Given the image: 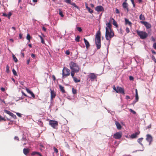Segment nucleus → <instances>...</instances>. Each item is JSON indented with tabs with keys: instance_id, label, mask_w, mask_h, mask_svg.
<instances>
[{
	"instance_id": "f257e3e1",
	"label": "nucleus",
	"mask_w": 156,
	"mask_h": 156,
	"mask_svg": "<svg viewBox=\"0 0 156 156\" xmlns=\"http://www.w3.org/2000/svg\"><path fill=\"white\" fill-rule=\"evenodd\" d=\"M101 32L99 30L96 34L95 38V44L98 49H100L101 47Z\"/></svg>"
},
{
	"instance_id": "f03ea898",
	"label": "nucleus",
	"mask_w": 156,
	"mask_h": 156,
	"mask_svg": "<svg viewBox=\"0 0 156 156\" xmlns=\"http://www.w3.org/2000/svg\"><path fill=\"white\" fill-rule=\"evenodd\" d=\"M105 38L107 40L110 41L111 38L114 36V34L113 30H108L105 28Z\"/></svg>"
},
{
	"instance_id": "7ed1b4c3",
	"label": "nucleus",
	"mask_w": 156,
	"mask_h": 156,
	"mask_svg": "<svg viewBox=\"0 0 156 156\" xmlns=\"http://www.w3.org/2000/svg\"><path fill=\"white\" fill-rule=\"evenodd\" d=\"M70 69L74 71L76 73H78L80 70L79 66L76 63L73 62H71L69 64Z\"/></svg>"
},
{
	"instance_id": "20e7f679",
	"label": "nucleus",
	"mask_w": 156,
	"mask_h": 156,
	"mask_svg": "<svg viewBox=\"0 0 156 156\" xmlns=\"http://www.w3.org/2000/svg\"><path fill=\"white\" fill-rule=\"evenodd\" d=\"M136 32L140 38L142 39L146 38L148 35V34L144 31L137 30Z\"/></svg>"
},
{
	"instance_id": "39448f33",
	"label": "nucleus",
	"mask_w": 156,
	"mask_h": 156,
	"mask_svg": "<svg viewBox=\"0 0 156 156\" xmlns=\"http://www.w3.org/2000/svg\"><path fill=\"white\" fill-rule=\"evenodd\" d=\"M62 71V77L63 78H65L70 75V70L67 68H65L64 67Z\"/></svg>"
},
{
	"instance_id": "423d86ee",
	"label": "nucleus",
	"mask_w": 156,
	"mask_h": 156,
	"mask_svg": "<svg viewBox=\"0 0 156 156\" xmlns=\"http://www.w3.org/2000/svg\"><path fill=\"white\" fill-rule=\"evenodd\" d=\"M49 124L54 129L57 128L58 122L57 121L50 120Z\"/></svg>"
},
{
	"instance_id": "0eeeda50",
	"label": "nucleus",
	"mask_w": 156,
	"mask_h": 156,
	"mask_svg": "<svg viewBox=\"0 0 156 156\" xmlns=\"http://www.w3.org/2000/svg\"><path fill=\"white\" fill-rule=\"evenodd\" d=\"M122 133L121 132H117L113 135V137L116 139H120L122 136Z\"/></svg>"
},
{
	"instance_id": "6e6552de",
	"label": "nucleus",
	"mask_w": 156,
	"mask_h": 156,
	"mask_svg": "<svg viewBox=\"0 0 156 156\" xmlns=\"http://www.w3.org/2000/svg\"><path fill=\"white\" fill-rule=\"evenodd\" d=\"M116 92L118 93L122 94H125L124 90L123 89L120 87H117L116 88Z\"/></svg>"
},
{
	"instance_id": "1a4fd4ad",
	"label": "nucleus",
	"mask_w": 156,
	"mask_h": 156,
	"mask_svg": "<svg viewBox=\"0 0 156 156\" xmlns=\"http://www.w3.org/2000/svg\"><path fill=\"white\" fill-rule=\"evenodd\" d=\"M152 136L149 134H147L146 135V140L149 142V145H150L152 141Z\"/></svg>"
},
{
	"instance_id": "9d476101",
	"label": "nucleus",
	"mask_w": 156,
	"mask_h": 156,
	"mask_svg": "<svg viewBox=\"0 0 156 156\" xmlns=\"http://www.w3.org/2000/svg\"><path fill=\"white\" fill-rule=\"evenodd\" d=\"M50 90V93H51V100H53V99L55 98L56 96V94L54 90Z\"/></svg>"
},
{
	"instance_id": "9b49d317",
	"label": "nucleus",
	"mask_w": 156,
	"mask_h": 156,
	"mask_svg": "<svg viewBox=\"0 0 156 156\" xmlns=\"http://www.w3.org/2000/svg\"><path fill=\"white\" fill-rule=\"evenodd\" d=\"M4 112L5 113H7V114L11 116L14 119H15L16 118V115L14 114L13 113L11 112L10 111L7 110H4Z\"/></svg>"
},
{
	"instance_id": "f8f14e48",
	"label": "nucleus",
	"mask_w": 156,
	"mask_h": 156,
	"mask_svg": "<svg viewBox=\"0 0 156 156\" xmlns=\"http://www.w3.org/2000/svg\"><path fill=\"white\" fill-rule=\"evenodd\" d=\"M122 6L125 10H126L127 12L129 11L128 4L126 2H124L122 5Z\"/></svg>"
},
{
	"instance_id": "ddd939ff",
	"label": "nucleus",
	"mask_w": 156,
	"mask_h": 156,
	"mask_svg": "<svg viewBox=\"0 0 156 156\" xmlns=\"http://www.w3.org/2000/svg\"><path fill=\"white\" fill-rule=\"evenodd\" d=\"M95 10L97 12H99L104 11L103 7L101 5L97 6L95 8Z\"/></svg>"
},
{
	"instance_id": "4468645a",
	"label": "nucleus",
	"mask_w": 156,
	"mask_h": 156,
	"mask_svg": "<svg viewBox=\"0 0 156 156\" xmlns=\"http://www.w3.org/2000/svg\"><path fill=\"white\" fill-rule=\"evenodd\" d=\"M88 77L91 80H94L97 78V76L94 73H91L88 76Z\"/></svg>"
},
{
	"instance_id": "2eb2a0df",
	"label": "nucleus",
	"mask_w": 156,
	"mask_h": 156,
	"mask_svg": "<svg viewBox=\"0 0 156 156\" xmlns=\"http://www.w3.org/2000/svg\"><path fill=\"white\" fill-rule=\"evenodd\" d=\"M140 133V132L139 131L135 133L131 134L130 136V137L132 139L135 138L137 137Z\"/></svg>"
},
{
	"instance_id": "dca6fc26",
	"label": "nucleus",
	"mask_w": 156,
	"mask_h": 156,
	"mask_svg": "<svg viewBox=\"0 0 156 156\" xmlns=\"http://www.w3.org/2000/svg\"><path fill=\"white\" fill-rule=\"evenodd\" d=\"M110 22L112 23V21L113 22V24L116 27H118V25L117 24V23L116 22L115 20L113 19L112 17H111L110 19Z\"/></svg>"
},
{
	"instance_id": "f3484780",
	"label": "nucleus",
	"mask_w": 156,
	"mask_h": 156,
	"mask_svg": "<svg viewBox=\"0 0 156 156\" xmlns=\"http://www.w3.org/2000/svg\"><path fill=\"white\" fill-rule=\"evenodd\" d=\"M145 26L148 28H149L151 27V25L149 23L147 22L143 21L141 22Z\"/></svg>"
},
{
	"instance_id": "a211bd4d",
	"label": "nucleus",
	"mask_w": 156,
	"mask_h": 156,
	"mask_svg": "<svg viewBox=\"0 0 156 156\" xmlns=\"http://www.w3.org/2000/svg\"><path fill=\"white\" fill-rule=\"evenodd\" d=\"M106 25L107 27L106 28H107L108 30H112V25L111 24L110 21L109 23H106Z\"/></svg>"
},
{
	"instance_id": "6ab92c4d",
	"label": "nucleus",
	"mask_w": 156,
	"mask_h": 156,
	"mask_svg": "<svg viewBox=\"0 0 156 156\" xmlns=\"http://www.w3.org/2000/svg\"><path fill=\"white\" fill-rule=\"evenodd\" d=\"M84 43L85 44L86 48L87 49L90 46V44L88 41L85 38L83 39Z\"/></svg>"
},
{
	"instance_id": "aec40b11",
	"label": "nucleus",
	"mask_w": 156,
	"mask_h": 156,
	"mask_svg": "<svg viewBox=\"0 0 156 156\" xmlns=\"http://www.w3.org/2000/svg\"><path fill=\"white\" fill-rule=\"evenodd\" d=\"M115 124L117 126V128L119 130H120L122 128V126L117 121H115Z\"/></svg>"
},
{
	"instance_id": "412c9836",
	"label": "nucleus",
	"mask_w": 156,
	"mask_h": 156,
	"mask_svg": "<svg viewBox=\"0 0 156 156\" xmlns=\"http://www.w3.org/2000/svg\"><path fill=\"white\" fill-rule=\"evenodd\" d=\"M125 25H129V26H131L132 25L131 22L129 21V20L126 18L125 19Z\"/></svg>"
},
{
	"instance_id": "4be33fe9",
	"label": "nucleus",
	"mask_w": 156,
	"mask_h": 156,
	"mask_svg": "<svg viewBox=\"0 0 156 156\" xmlns=\"http://www.w3.org/2000/svg\"><path fill=\"white\" fill-rule=\"evenodd\" d=\"M23 152L24 154L27 155L29 152V150L27 148H24Z\"/></svg>"
},
{
	"instance_id": "5701e85b",
	"label": "nucleus",
	"mask_w": 156,
	"mask_h": 156,
	"mask_svg": "<svg viewBox=\"0 0 156 156\" xmlns=\"http://www.w3.org/2000/svg\"><path fill=\"white\" fill-rule=\"evenodd\" d=\"M144 138L142 137L138 139L137 141V142L142 146H143V144L142 143V142L143 141Z\"/></svg>"
},
{
	"instance_id": "b1692460",
	"label": "nucleus",
	"mask_w": 156,
	"mask_h": 156,
	"mask_svg": "<svg viewBox=\"0 0 156 156\" xmlns=\"http://www.w3.org/2000/svg\"><path fill=\"white\" fill-rule=\"evenodd\" d=\"M35 154H37L39 156H43L40 153L36 151L33 152L31 154L32 155H34Z\"/></svg>"
},
{
	"instance_id": "393cba45",
	"label": "nucleus",
	"mask_w": 156,
	"mask_h": 156,
	"mask_svg": "<svg viewBox=\"0 0 156 156\" xmlns=\"http://www.w3.org/2000/svg\"><path fill=\"white\" fill-rule=\"evenodd\" d=\"M136 94H135V101H138L139 100V97L138 96L137 90L136 89L135 90Z\"/></svg>"
},
{
	"instance_id": "a878e982",
	"label": "nucleus",
	"mask_w": 156,
	"mask_h": 156,
	"mask_svg": "<svg viewBox=\"0 0 156 156\" xmlns=\"http://www.w3.org/2000/svg\"><path fill=\"white\" fill-rule=\"evenodd\" d=\"M59 87L60 90L62 93H65V91L64 90V87H63L61 85H59Z\"/></svg>"
},
{
	"instance_id": "bb28decb",
	"label": "nucleus",
	"mask_w": 156,
	"mask_h": 156,
	"mask_svg": "<svg viewBox=\"0 0 156 156\" xmlns=\"http://www.w3.org/2000/svg\"><path fill=\"white\" fill-rule=\"evenodd\" d=\"M70 5H73V6L74 7H75V8H76V9H78L79 10L80 9V8H79V7L78 6H77L76 4L74 2H71L70 4Z\"/></svg>"
},
{
	"instance_id": "cd10ccee",
	"label": "nucleus",
	"mask_w": 156,
	"mask_h": 156,
	"mask_svg": "<svg viewBox=\"0 0 156 156\" xmlns=\"http://www.w3.org/2000/svg\"><path fill=\"white\" fill-rule=\"evenodd\" d=\"M38 37L41 39V43H42L43 44H45V42H44V39L42 37L41 35H39Z\"/></svg>"
},
{
	"instance_id": "c85d7f7f",
	"label": "nucleus",
	"mask_w": 156,
	"mask_h": 156,
	"mask_svg": "<svg viewBox=\"0 0 156 156\" xmlns=\"http://www.w3.org/2000/svg\"><path fill=\"white\" fill-rule=\"evenodd\" d=\"M139 19L140 20H145V18L144 15L142 14H141L139 16Z\"/></svg>"
},
{
	"instance_id": "c756f323",
	"label": "nucleus",
	"mask_w": 156,
	"mask_h": 156,
	"mask_svg": "<svg viewBox=\"0 0 156 156\" xmlns=\"http://www.w3.org/2000/svg\"><path fill=\"white\" fill-rule=\"evenodd\" d=\"M73 79L75 83H76L79 82L80 81V79H77V78H76L75 77L73 78Z\"/></svg>"
},
{
	"instance_id": "7c9ffc66",
	"label": "nucleus",
	"mask_w": 156,
	"mask_h": 156,
	"mask_svg": "<svg viewBox=\"0 0 156 156\" xmlns=\"http://www.w3.org/2000/svg\"><path fill=\"white\" fill-rule=\"evenodd\" d=\"M59 14L62 17L64 16L62 10L60 9H59Z\"/></svg>"
},
{
	"instance_id": "2f4dec72",
	"label": "nucleus",
	"mask_w": 156,
	"mask_h": 156,
	"mask_svg": "<svg viewBox=\"0 0 156 156\" xmlns=\"http://www.w3.org/2000/svg\"><path fill=\"white\" fill-rule=\"evenodd\" d=\"M22 140L23 141L25 142L27 141V139L26 137L25 136L24 134H23Z\"/></svg>"
},
{
	"instance_id": "473e14b6",
	"label": "nucleus",
	"mask_w": 156,
	"mask_h": 156,
	"mask_svg": "<svg viewBox=\"0 0 156 156\" xmlns=\"http://www.w3.org/2000/svg\"><path fill=\"white\" fill-rule=\"evenodd\" d=\"M75 73H76L75 72H74L73 70H71V75L73 78L74 77H74Z\"/></svg>"
},
{
	"instance_id": "72a5a7b5",
	"label": "nucleus",
	"mask_w": 156,
	"mask_h": 156,
	"mask_svg": "<svg viewBox=\"0 0 156 156\" xmlns=\"http://www.w3.org/2000/svg\"><path fill=\"white\" fill-rule=\"evenodd\" d=\"M31 38V37L30 36V35L29 34H28L27 35L26 38H27V39L28 40L29 42H30V39Z\"/></svg>"
},
{
	"instance_id": "f704fd0d",
	"label": "nucleus",
	"mask_w": 156,
	"mask_h": 156,
	"mask_svg": "<svg viewBox=\"0 0 156 156\" xmlns=\"http://www.w3.org/2000/svg\"><path fill=\"white\" fill-rule=\"evenodd\" d=\"M12 57L14 62H17L18 61V60L16 58V57L13 54H12Z\"/></svg>"
},
{
	"instance_id": "c9c22d12",
	"label": "nucleus",
	"mask_w": 156,
	"mask_h": 156,
	"mask_svg": "<svg viewBox=\"0 0 156 156\" xmlns=\"http://www.w3.org/2000/svg\"><path fill=\"white\" fill-rule=\"evenodd\" d=\"M80 37L79 36H77L76 38L75 41L77 42H79L80 41Z\"/></svg>"
},
{
	"instance_id": "e433bc0d",
	"label": "nucleus",
	"mask_w": 156,
	"mask_h": 156,
	"mask_svg": "<svg viewBox=\"0 0 156 156\" xmlns=\"http://www.w3.org/2000/svg\"><path fill=\"white\" fill-rule=\"evenodd\" d=\"M72 92L73 94H76L77 90L76 89H74V88H72Z\"/></svg>"
},
{
	"instance_id": "4c0bfd02",
	"label": "nucleus",
	"mask_w": 156,
	"mask_h": 156,
	"mask_svg": "<svg viewBox=\"0 0 156 156\" xmlns=\"http://www.w3.org/2000/svg\"><path fill=\"white\" fill-rule=\"evenodd\" d=\"M9 67L8 65H7L6 67V72L8 73L9 72Z\"/></svg>"
},
{
	"instance_id": "58836bf2",
	"label": "nucleus",
	"mask_w": 156,
	"mask_h": 156,
	"mask_svg": "<svg viewBox=\"0 0 156 156\" xmlns=\"http://www.w3.org/2000/svg\"><path fill=\"white\" fill-rule=\"evenodd\" d=\"M87 10L90 13H92L93 12V10L91 9L90 8H88Z\"/></svg>"
},
{
	"instance_id": "ea45409f",
	"label": "nucleus",
	"mask_w": 156,
	"mask_h": 156,
	"mask_svg": "<svg viewBox=\"0 0 156 156\" xmlns=\"http://www.w3.org/2000/svg\"><path fill=\"white\" fill-rule=\"evenodd\" d=\"M12 73L15 76H17V73H16V70L13 69L12 70Z\"/></svg>"
},
{
	"instance_id": "a19ab883",
	"label": "nucleus",
	"mask_w": 156,
	"mask_h": 156,
	"mask_svg": "<svg viewBox=\"0 0 156 156\" xmlns=\"http://www.w3.org/2000/svg\"><path fill=\"white\" fill-rule=\"evenodd\" d=\"M129 110L131 112H132L134 114H135L136 113V112L134 111L132 109H129Z\"/></svg>"
},
{
	"instance_id": "79ce46f5",
	"label": "nucleus",
	"mask_w": 156,
	"mask_h": 156,
	"mask_svg": "<svg viewBox=\"0 0 156 156\" xmlns=\"http://www.w3.org/2000/svg\"><path fill=\"white\" fill-rule=\"evenodd\" d=\"M152 59L156 63V59L154 55H152L151 57Z\"/></svg>"
},
{
	"instance_id": "37998d69",
	"label": "nucleus",
	"mask_w": 156,
	"mask_h": 156,
	"mask_svg": "<svg viewBox=\"0 0 156 156\" xmlns=\"http://www.w3.org/2000/svg\"><path fill=\"white\" fill-rule=\"evenodd\" d=\"M31 96L33 98H35V96L33 93L31 91V92L30 94Z\"/></svg>"
},
{
	"instance_id": "c03bdc74",
	"label": "nucleus",
	"mask_w": 156,
	"mask_h": 156,
	"mask_svg": "<svg viewBox=\"0 0 156 156\" xmlns=\"http://www.w3.org/2000/svg\"><path fill=\"white\" fill-rule=\"evenodd\" d=\"M77 30L79 32H81L82 31V29L81 27H77Z\"/></svg>"
},
{
	"instance_id": "a18cd8bd",
	"label": "nucleus",
	"mask_w": 156,
	"mask_h": 156,
	"mask_svg": "<svg viewBox=\"0 0 156 156\" xmlns=\"http://www.w3.org/2000/svg\"><path fill=\"white\" fill-rule=\"evenodd\" d=\"M12 15V13L11 12H9V13L7 15V17L9 19L10 17Z\"/></svg>"
},
{
	"instance_id": "49530a36",
	"label": "nucleus",
	"mask_w": 156,
	"mask_h": 156,
	"mask_svg": "<svg viewBox=\"0 0 156 156\" xmlns=\"http://www.w3.org/2000/svg\"><path fill=\"white\" fill-rule=\"evenodd\" d=\"M26 90L27 92L29 94H30L31 92V91L27 88H26Z\"/></svg>"
},
{
	"instance_id": "de8ad7c7",
	"label": "nucleus",
	"mask_w": 156,
	"mask_h": 156,
	"mask_svg": "<svg viewBox=\"0 0 156 156\" xmlns=\"http://www.w3.org/2000/svg\"><path fill=\"white\" fill-rule=\"evenodd\" d=\"M153 47L154 49L156 50V43H154L153 45Z\"/></svg>"
},
{
	"instance_id": "09e8293b",
	"label": "nucleus",
	"mask_w": 156,
	"mask_h": 156,
	"mask_svg": "<svg viewBox=\"0 0 156 156\" xmlns=\"http://www.w3.org/2000/svg\"><path fill=\"white\" fill-rule=\"evenodd\" d=\"M53 150L55 152H56L57 153L58 152V149L57 148H56L55 147H54Z\"/></svg>"
},
{
	"instance_id": "8fccbe9b",
	"label": "nucleus",
	"mask_w": 156,
	"mask_h": 156,
	"mask_svg": "<svg viewBox=\"0 0 156 156\" xmlns=\"http://www.w3.org/2000/svg\"><path fill=\"white\" fill-rule=\"evenodd\" d=\"M65 1L67 3L70 4L71 3V1L70 0H65Z\"/></svg>"
},
{
	"instance_id": "3c124183",
	"label": "nucleus",
	"mask_w": 156,
	"mask_h": 156,
	"mask_svg": "<svg viewBox=\"0 0 156 156\" xmlns=\"http://www.w3.org/2000/svg\"><path fill=\"white\" fill-rule=\"evenodd\" d=\"M16 114L19 117H22L21 114L20 113H18V112H16Z\"/></svg>"
},
{
	"instance_id": "603ef678",
	"label": "nucleus",
	"mask_w": 156,
	"mask_h": 156,
	"mask_svg": "<svg viewBox=\"0 0 156 156\" xmlns=\"http://www.w3.org/2000/svg\"><path fill=\"white\" fill-rule=\"evenodd\" d=\"M129 29L128 27H127L126 28V31L127 33H128L129 32Z\"/></svg>"
},
{
	"instance_id": "864d4df0",
	"label": "nucleus",
	"mask_w": 156,
	"mask_h": 156,
	"mask_svg": "<svg viewBox=\"0 0 156 156\" xmlns=\"http://www.w3.org/2000/svg\"><path fill=\"white\" fill-rule=\"evenodd\" d=\"M2 120L5 121V119L4 118H3L2 117H1L0 115V121H2Z\"/></svg>"
},
{
	"instance_id": "5fc2aeb1",
	"label": "nucleus",
	"mask_w": 156,
	"mask_h": 156,
	"mask_svg": "<svg viewBox=\"0 0 156 156\" xmlns=\"http://www.w3.org/2000/svg\"><path fill=\"white\" fill-rule=\"evenodd\" d=\"M151 39L152 41H153L154 42H155V39L153 37H151Z\"/></svg>"
},
{
	"instance_id": "6e6d98bb",
	"label": "nucleus",
	"mask_w": 156,
	"mask_h": 156,
	"mask_svg": "<svg viewBox=\"0 0 156 156\" xmlns=\"http://www.w3.org/2000/svg\"><path fill=\"white\" fill-rule=\"evenodd\" d=\"M14 139L15 140H17L18 141H19V138H18V136H15L14 138Z\"/></svg>"
},
{
	"instance_id": "4d7b16f0",
	"label": "nucleus",
	"mask_w": 156,
	"mask_h": 156,
	"mask_svg": "<svg viewBox=\"0 0 156 156\" xmlns=\"http://www.w3.org/2000/svg\"><path fill=\"white\" fill-rule=\"evenodd\" d=\"M66 54L67 55H69L70 54V52L69 50H67L66 52Z\"/></svg>"
},
{
	"instance_id": "13d9d810",
	"label": "nucleus",
	"mask_w": 156,
	"mask_h": 156,
	"mask_svg": "<svg viewBox=\"0 0 156 156\" xmlns=\"http://www.w3.org/2000/svg\"><path fill=\"white\" fill-rule=\"evenodd\" d=\"M129 79L130 80H133V77L131 76H130L129 77Z\"/></svg>"
},
{
	"instance_id": "bf43d9fd",
	"label": "nucleus",
	"mask_w": 156,
	"mask_h": 156,
	"mask_svg": "<svg viewBox=\"0 0 156 156\" xmlns=\"http://www.w3.org/2000/svg\"><path fill=\"white\" fill-rule=\"evenodd\" d=\"M116 13H119V10L117 9H116Z\"/></svg>"
},
{
	"instance_id": "052dcab7",
	"label": "nucleus",
	"mask_w": 156,
	"mask_h": 156,
	"mask_svg": "<svg viewBox=\"0 0 156 156\" xmlns=\"http://www.w3.org/2000/svg\"><path fill=\"white\" fill-rule=\"evenodd\" d=\"M52 78L55 81L56 80V78L55 76L54 75H52Z\"/></svg>"
},
{
	"instance_id": "680f3d73",
	"label": "nucleus",
	"mask_w": 156,
	"mask_h": 156,
	"mask_svg": "<svg viewBox=\"0 0 156 156\" xmlns=\"http://www.w3.org/2000/svg\"><path fill=\"white\" fill-rule=\"evenodd\" d=\"M130 97L128 95L126 96V99L127 100H128V99H130Z\"/></svg>"
},
{
	"instance_id": "e2e57ef3",
	"label": "nucleus",
	"mask_w": 156,
	"mask_h": 156,
	"mask_svg": "<svg viewBox=\"0 0 156 156\" xmlns=\"http://www.w3.org/2000/svg\"><path fill=\"white\" fill-rule=\"evenodd\" d=\"M22 93L23 95L25 97H27V95L23 91H22Z\"/></svg>"
},
{
	"instance_id": "0e129e2a",
	"label": "nucleus",
	"mask_w": 156,
	"mask_h": 156,
	"mask_svg": "<svg viewBox=\"0 0 156 156\" xmlns=\"http://www.w3.org/2000/svg\"><path fill=\"white\" fill-rule=\"evenodd\" d=\"M19 36L20 38V39H21L22 38V34H19Z\"/></svg>"
},
{
	"instance_id": "69168bd1",
	"label": "nucleus",
	"mask_w": 156,
	"mask_h": 156,
	"mask_svg": "<svg viewBox=\"0 0 156 156\" xmlns=\"http://www.w3.org/2000/svg\"><path fill=\"white\" fill-rule=\"evenodd\" d=\"M42 30L44 31H45L46 30V28L44 27H42Z\"/></svg>"
},
{
	"instance_id": "338daca9",
	"label": "nucleus",
	"mask_w": 156,
	"mask_h": 156,
	"mask_svg": "<svg viewBox=\"0 0 156 156\" xmlns=\"http://www.w3.org/2000/svg\"><path fill=\"white\" fill-rule=\"evenodd\" d=\"M31 56L32 58H34L35 57V55L34 54H31Z\"/></svg>"
},
{
	"instance_id": "774afa93",
	"label": "nucleus",
	"mask_w": 156,
	"mask_h": 156,
	"mask_svg": "<svg viewBox=\"0 0 156 156\" xmlns=\"http://www.w3.org/2000/svg\"><path fill=\"white\" fill-rule=\"evenodd\" d=\"M1 90L2 91H4L5 90V89L3 87L1 88Z\"/></svg>"
}]
</instances>
